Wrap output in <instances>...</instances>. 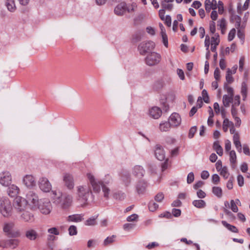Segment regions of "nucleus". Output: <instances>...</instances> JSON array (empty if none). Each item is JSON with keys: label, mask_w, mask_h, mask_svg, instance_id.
<instances>
[{"label": "nucleus", "mask_w": 250, "mask_h": 250, "mask_svg": "<svg viewBox=\"0 0 250 250\" xmlns=\"http://www.w3.org/2000/svg\"><path fill=\"white\" fill-rule=\"evenodd\" d=\"M233 95H224L223 98V102L225 106H229L231 103L232 97Z\"/></svg>", "instance_id": "c9c22d12"}, {"label": "nucleus", "mask_w": 250, "mask_h": 250, "mask_svg": "<svg viewBox=\"0 0 250 250\" xmlns=\"http://www.w3.org/2000/svg\"><path fill=\"white\" fill-rule=\"evenodd\" d=\"M213 149L215 150L216 153L219 155L222 156L223 154V150L222 146L220 145L219 141H215L213 143Z\"/></svg>", "instance_id": "72a5a7b5"}, {"label": "nucleus", "mask_w": 250, "mask_h": 250, "mask_svg": "<svg viewBox=\"0 0 250 250\" xmlns=\"http://www.w3.org/2000/svg\"><path fill=\"white\" fill-rule=\"evenodd\" d=\"M145 171L142 167L140 166H135L133 169V175L137 178H141L144 176Z\"/></svg>", "instance_id": "5701e85b"}, {"label": "nucleus", "mask_w": 250, "mask_h": 250, "mask_svg": "<svg viewBox=\"0 0 250 250\" xmlns=\"http://www.w3.org/2000/svg\"><path fill=\"white\" fill-rule=\"evenodd\" d=\"M164 198V195L163 193H158L155 197V200L157 202H161Z\"/></svg>", "instance_id": "680f3d73"}, {"label": "nucleus", "mask_w": 250, "mask_h": 250, "mask_svg": "<svg viewBox=\"0 0 250 250\" xmlns=\"http://www.w3.org/2000/svg\"><path fill=\"white\" fill-rule=\"evenodd\" d=\"M7 192L8 195L11 197H18L17 195L20 193V189L17 186L12 184L9 185Z\"/></svg>", "instance_id": "6ab92c4d"}, {"label": "nucleus", "mask_w": 250, "mask_h": 250, "mask_svg": "<svg viewBox=\"0 0 250 250\" xmlns=\"http://www.w3.org/2000/svg\"><path fill=\"white\" fill-rule=\"evenodd\" d=\"M147 184L146 181L144 180L139 181L136 185V190L138 194H144L146 190Z\"/></svg>", "instance_id": "412c9836"}, {"label": "nucleus", "mask_w": 250, "mask_h": 250, "mask_svg": "<svg viewBox=\"0 0 250 250\" xmlns=\"http://www.w3.org/2000/svg\"><path fill=\"white\" fill-rule=\"evenodd\" d=\"M194 180V173L192 172H191L188 173L187 176V183L188 184H191L192 183Z\"/></svg>", "instance_id": "5fc2aeb1"}, {"label": "nucleus", "mask_w": 250, "mask_h": 250, "mask_svg": "<svg viewBox=\"0 0 250 250\" xmlns=\"http://www.w3.org/2000/svg\"><path fill=\"white\" fill-rule=\"evenodd\" d=\"M219 66L221 69H225L226 67V62L224 58L220 59L219 62Z\"/></svg>", "instance_id": "774afa93"}, {"label": "nucleus", "mask_w": 250, "mask_h": 250, "mask_svg": "<svg viewBox=\"0 0 250 250\" xmlns=\"http://www.w3.org/2000/svg\"><path fill=\"white\" fill-rule=\"evenodd\" d=\"M219 171L220 175L225 179H227L229 177V174L226 167H223Z\"/></svg>", "instance_id": "de8ad7c7"}, {"label": "nucleus", "mask_w": 250, "mask_h": 250, "mask_svg": "<svg viewBox=\"0 0 250 250\" xmlns=\"http://www.w3.org/2000/svg\"><path fill=\"white\" fill-rule=\"evenodd\" d=\"M83 220V215L73 214L68 217L67 221L69 222H80Z\"/></svg>", "instance_id": "393cba45"}, {"label": "nucleus", "mask_w": 250, "mask_h": 250, "mask_svg": "<svg viewBox=\"0 0 250 250\" xmlns=\"http://www.w3.org/2000/svg\"><path fill=\"white\" fill-rule=\"evenodd\" d=\"M114 199L119 201H122L125 198V194L122 191H118L113 194Z\"/></svg>", "instance_id": "58836bf2"}, {"label": "nucleus", "mask_w": 250, "mask_h": 250, "mask_svg": "<svg viewBox=\"0 0 250 250\" xmlns=\"http://www.w3.org/2000/svg\"><path fill=\"white\" fill-rule=\"evenodd\" d=\"M92 191L87 185H80L76 187V194L79 200L87 201Z\"/></svg>", "instance_id": "39448f33"}, {"label": "nucleus", "mask_w": 250, "mask_h": 250, "mask_svg": "<svg viewBox=\"0 0 250 250\" xmlns=\"http://www.w3.org/2000/svg\"><path fill=\"white\" fill-rule=\"evenodd\" d=\"M155 43L152 41H146L141 42L138 49L141 55H145L146 53L152 51L155 47Z\"/></svg>", "instance_id": "1a4fd4ad"}, {"label": "nucleus", "mask_w": 250, "mask_h": 250, "mask_svg": "<svg viewBox=\"0 0 250 250\" xmlns=\"http://www.w3.org/2000/svg\"><path fill=\"white\" fill-rule=\"evenodd\" d=\"M155 155L156 158L160 161H163L165 158V152L160 145L156 146Z\"/></svg>", "instance_id": "aec40b11"}, {"label": "nucleus", "mask_w": 250, "mask_h": 250, "mask_svg": "<svg viewBox=\"0 0 250 250\" xmlns=\"http://www.w3.org/2000/svg\"><path fill=\"white\" fill-rule=\"evenodd\" d=\"M6 6L10 12H14L16 9L14 0H6Z\"/></svg>", "instance_id": "2f4dec72"}, {"label": "nucleus", "mask_w": 250, "mask_h": 250, "mask_svg": "<svg viewBox=\"0 0 250 250\" xmlns=\"http://www.w3.org/2000/svg\"><path fill=\"white\" fill-rule=\"evenodd\" d=\"M12 182V176L9 171H5L0 174V184L4 187L9 186Z\"/></svg>", "instance_id": "ddd939ff"}, {"label": "nucleus", "mask_w": 250, "mask_h": 250, "mask_svg": "<svg viewBox=\"0 0 250 250\" xmlns=\"http://www.w3.org/2000/svg\"><path fill=\"white\" fill-rule=\"evenodd\" d=\"M102 190L104 193V196L106 199H108L110 190L106 185L103 184L102 185Z\"/></svg>", "instance_id": "79ce46f5"}, {"label": "nucleus", "mask_w": 250, "mask_h": 250, "mask_svg": "<svg viewBox=\"0 0 250 250\" xmlns=\"http://www.w3.org/2000/svg\"><path fill=\"white\" fill-rule=\"evenodd\" d=\"M137 8V4L135 2L127 4L125 2H122L115 7L114 13L118 16H123L126 12H135Z\"/></svg>", "instance_id": "f03ea898"}, {"label": "nucleus", "mask_w": 250, "mask_h": 250, "mask_svg": "<svg viewBox=\"0 0 250 250\" xmlns=\"http://www.w3.org/2000/svg\"><path fill=\"white\" fill-rule=\"evenodd\" d=\"M13 209L17 213H21L26 210L27 208V201L26 199L21 197H16L13 202Z\"/></svg>", "instance_id": "423d86ee"}, {"label": "nucleus", "mask_w": 250, "mask_h": 250, "mask_svg": "<svg viewBox=\"0 0 250 250\" xmlns=\"http://www.w3.org/2000/svg\"><path fill=\"white\" fill-rule=\"evenodd\" d=\"M122 181L126 187L129 186L131 182L130 176L128 174H124L122 176Z\"/></svg>", "instance_id": "4c0bfd02"}, {"label": "nucleus", "mask_w": 250, "mask_h": 250, "mask_svg": "<svg viewBox=\"0 0 250 250\" xmlns=\"http://www.w3.org/2000/svg\"><path fill=\"white\" fill-rule=\"evenodd\" d=\"M232 20L235 23V27L237 28H243L245 27V25L244 22H243L242 24L241 22V19L239 16L237 15H233L231 17Z\"/></svg>", "instance_id": "a878e982"}, {"label": "nucleus", "mask_w": 250, "mask_h": 250, "mask_svg": "<svg viewBox=\"0 0 250 250\" xmlns=\"http://www.w3.org/2000/svg\"><path fill=\"white\" fill-rule=\"evenodd\" d=\"M210 45V37L208 35L205 37V46L206 47L207 53L206 55V58L207 60H208L210 58V52L209 50V47Z\"/></svg>", "instance_id": "7c9ffc66"}, {"label": "nucleus", "mask_w": 250, "mask_h": 250, "mask_svg": "<svg viewBox=\"0 0 250 250\" xmlns=\"http://www.w3.org/2000/svg\"><path fill=\"white\" fill-rule=\"evenodd\" d=\"M19 242L18 239H9L6 241L5 247L15 249L18 246Z\"/></svg>", "instance_id": "c85d7f7f"}, {"label": "nucleus", "mask_w": 250, "mask_h": 250, "mask_svg": "<svg viewBox=\"0 0 250 250\" xmlns=\"http://www.w3.org/2000/svg\"><path fill=\"white\" fill-rule=\"evenodd\" d=\"M161 34L163 39V43L164 45L167 47L168 46V39L167 35L166 32L161 33Z\"/></svg>", "instance_id": "bf43d9fd"}, {"label": "nucleus", "mask_w": 250, "mask_h": 250, "mask_svg": "<svg viewBox=\"0 0 250 250\" xmlns=\"http://www.w3.org/2000/svg\"><path fill=\"white\" fill-rule=\"evenodd\" d=\"M159 100L160 104L163 105V110L166 112L169 110V103L173 100L172 95H160Z\"/></svg>", "instance_id": "f8f14e48"}, {"label": "nucleus", "mask_w": 250, "mask_h": 250, "mask_svg": "<svg viewBox=\"0 0 250 250\" xmlns=\"http://www.w3.org/2000/svg\"><path fill=\"white\" fill-rule=\"evenodd\" d=\"M21 214V220L26 222H31L34 220L33 215L26 210L22 211Z\"/></svg>", "instance_id": "4be33fe9"}, {"label": "nucleus", "mask_w": 250, "mask_h": 250, "mask_svg": "<svg viewBox=\"0 0 250 250\" xmlns=\"http://www.w3.org/2000/svg\"><path fill=\"white\" fill-rule=\"evenodd\" d=\"M62 180L64 186L69 190H72L74 187V180L72 175L65 173L63 175Z\"/></svg>", "instance_id": "4468645a"}, {"label": "nucleus", "mask_w": 250, "mask_h": 250, "mask_svg": "<svg viewBox=\"0 0 250 250\" xmlns=\"http://www.w3.org/2000/svg\"><path fill=\"white\" fill-rule=\"evenodd\" d=\"M13 207L9 199L6 197H0V213L4 217L12 215Z\"/></svg>", "instance_id": "7ed1b4c3"}, {"label": "nucleus", "mask_w": 250, "mask_h": 250, "mask_svg": "<svg viewBox=\"0 0 250 250\" xmlns=\"http://www.w3.org/2000/svg\"><path fill=\"white\" fill-rule=\"evenodd\" d=\"M51 198L53 203L62 209H67L73 203L72 196L67 193H63L60 190L51 191Z\"/></svg>", "instance_id": "f257e3e1"}, {"label": "nucleus", "mask_w": 250, "mask_h": 250, "mask_svg": "<svg viewBox=\"0 0 250 250\" xmlns=\"http://www.w3.org/2000/svg\"><path fill=\"white\" fill-rule=\"evenodd\" d=\"M236 30L234 28L232 29L229 32L228 35V40L229 41H232L235 35Z\"/></svg>", "instance_id": "4d7b16f0"}, {"label": "nucleus", "mask_w": 250, "mask_h": 250, "mask_svg": "<svg viewBox=\"0 0 250 250\" xmlns=\"http://www.w3.org/2000/svg\"><path fill=\"white\" fill-rule=\"evenodd\" d=\"M22 182L28 188H31L36 185L35 178L32 175L24 176L22 179Z\"/></svg>", "instance_id": "f3484780"}, {"label": "nucleus", "mask_w": 250, "mask_h": 250, "mask_svg": "<svg viewBox=\"0 0 250 250\" xmlns=\"http://www.w3.org/2000/svg\"><path fill=\"white\" fill-rule=\"evenodd\" d=\"M196 132L197 127L196 126H193L191 127L189 129V133L188 134V138L190 139L192 138Z\"/></svg>", "instance_id": "3c124183"}, {"label": "nucleus", "mask_w": 250, "mask_h": 250, "mask_svg": "<svg viewBox=\"0 0 250 250\" xmlns=\"http://www.w3.org/2000/svg\"><path fill=\"white\" fill-rule=\"evenodd\" d=\"M212 182L213 184L217 185L220 182V177L217 174H214L212 175Z\"/></svg>", "instance_id": "6e6d98bb"}, {"label": "nucleus", "mask_w": 250, "mask_h": 250, "mask_svg": "<svg viewBox=\"0 0 250 250\" xmlns=\"http://www.w3.org/2000/svg\"><path fill=\"white\" fill-rule=\"evenodd\" d=\"M220 42L219 35L218 34H215L210 39V45H219Z\"/></svg>", "instance_id": "e433bc0d"}, {"label": "nucleus", "mask_w": 250, "mask_h": 250, "mask_svg": "<svg viewBox=\"0 0 250 250\" xmlns=\"http://www.w3.org/2000/svg\"><path fill=\"white\" fill-rule=\"evenodd\" d=\"M239 2L237 5V12L239 14H241L242 11L246 10L249 7L250 0H246L245 2L243 7H241V0H238Z\"/></svg>", "instance_id": "c756f323"}, {"label": "nucleus", "mask_w": 250, "mask_h": 250, "mask_svg": "<svg viewBox=\"0 0 250 250\" xmlns=\"http://www.w3.org/2000/svg\"><path fill=\"white\" fill-rule=\"evenodd\" d=\"M237 180L239 186L242 187L244 185V178L241 175H238Z\"/></svg>", "instance_id": "338daca9"}, {"label": "nucleus", "mask_w": 250, "mask_h": 250, "mask_svg": "<svg viewBox=\"0 0 250 250\" xmlns=\"http://www.w3.org/2000/svg\"><path fill=\"white\" fill-rule=\"evenodd\" d=\"M27 205L33 209H37L40 204L38 196L33 191H29L26 196Z\"/></svg>", "instance_id": "0eeeda50"}, {"label": "nucleus", "mask_w": 250, "mask_h": 250, "mask_svg": "<svg viewBox=\"0 0 250 250\" xmlns=\"http://www.w3.org/2000/svg\"><path fill=\"white\" fill-rule=\"evenodd\" d=\"M205 9L207 12H210L211 9L215 10L217 8V1L215 0H206L205 1Z\"/></svg>", "instance_id": "b1692460"}, {"label": "nucleus", "mask_w": 250, "mask_h": 250, "mask_svg": "<svg viewBox=\"0 0 250 250\" xmlns=\"http://www.w3.org/2000/svg\"><path fill=\"white\" fill-rule=\"evenodd\" d=\"M48 232H49L50 234H53L56 235L59 234V231L58 229L55 227L49 229H48Z\"/></svg>", "instance_id": "e2e57ef3"}, {"label": "nucleus", "mask_w": 250, "mask_h": 250, "mask_svg": "<svg viewBox=\"0 0 250 250\" xmlns=\"http://www.w3.org/2000/svg\"><path fill=\"white\" fill-rule=\"evenodd\" d=\"M213 193L219 198L222 196V190L219 187H213L212 189Z\"/></svg>", "instance_id": "a19ab883"}, {"label": "nucleus", "mask_w": 250, "mask_h": 250, "mask_svg": "<svg viewBox=\"0 0 250 250\" xmlns=\"http://www.w3.org/2000/svg\"><path fill=\"white\" fill-rule=\"evenodd\" d=\"M209 30L210 33L212 34V36L216 34L215 31H216V28H215V23L214 21H212L210 23L209 25Z\"/></svg>", "instance_id": "052dcab7"}, {"label": "nucleus", "mask_w": 250, "mask_h": 250, "mask_svg": "<svg viewBox=\"0 0 250 250\" xmlns=\"http://www.w3.org/2000/svg\"><path fill=\"white\" fill-rule=\"evenodd\" d=\"M87 176L91 185L93 192L95 193H99L101 191V188H102V185L104 183H101V181H97L95 179L94 176L91 173H87Z\"/></svg>", "instance_id": "9b49d317"}, {"label": "nucleus", "mask_w": 250, "mask_h": 250, "mask_svg": "<svg viewBox=\"0 0 250 250\" xmlns=\"http://www.w3.org/2000/svg\"><path fill=\"white\" fill-rule=\"evenodd\" d=\"M138 217L136 214H133L127 217L126 220L128 222H132L135 221Z\"/></svg>", "instance_id": "69168bd1"}, {"label": "nucleus", "mask_w": 250, "mask_h": 250, "mask_svg": "<svg viewBox=\"0 0 250 250\" xmlns=\"http://www.w3.org/2000/svg\"><path fill=\"white\" fill-rule=\"evenodd\" d=\"M171 125L169 122H163L159 125V129L162 132H167L170 130Z\"/></svg>", "instance_id": "bb28decb"}, {"label": "nucleus", "mask_w": 250, "mask_h": 250, "mask_svg": "<svg viewBox=\"0 0 250 250\" xmlns=\"http://www.w3.org/2000/svg\"><path fill=\"white\" fill-rule=\"evenodd\" d=\"M232 96L231 104H232V107L234 106H238L240 104V97L238 95H235V96Z\"/></svg>", "instance_id": "a18cd8bd"}, {"label": "nucleus", "mask_w": 250, "mask_h": 250, "mask_svg": "<svg viewBox=\"0 0 250 250\" xmlns=\"http://www.w3.org/2000/svg\"><path fill=\"white\" fill-rule=\"evenodd\" d=\"M161 60V55L155 52L148 53L145 58V62L149 66H154L158 64Z\"/></svg>", "instance_id": "6e6552de"}, {"label": "nucleus", "mask_w": 250, "mask_h": 250, "mask_svg": "<svg viewBox=\"0 0 250 250\" xmlns=\"http://www.w3.org/2000/svg\"><path fill=\"white\" fill-rule=\"evenodd\" d=\"M171 122V125L173 126H178L181 123V118L179 114L177 113H172L169 118Z\"/></svg>", "instance_id": "a211bd4d"}, {"label": "nucleus", "mask_w": 250, "mask_h": 250, "mask_svg": "<svg viewBox=\"0 0 250 250\" xmlns=\"http://www.w3.org/2000/svg\"><path fill=\"white\" fill-rule=\"evenodd\" d=\"M25 236L30 240H35L38 236V233L34 229H29L25 232Z\"/></svg>", "instance_id": "cd10ccee"}, {"label": "nucleus", "mask_w": 250, "mask_h": 250, "mask_svg": "<svg viewBox=\"0 0 250 250\" xmlns=\"http://www.w3.org/2000/svg\"><path fill=\"white\" fill-rule=\"evenodd\" d=\"M37 208L42 214H48L52 210V205L48 200L43 199L40 200V204Z\"/></svg>", "instance_id": "9d476101"}, {"label": "nucleus", "mask_w": 250, "mask_h": 250, "mask_svg": "<svg viewBox=\"0 0 250 250\" xmlns=\"http://www.w3.org/2000/svg\"><path fill=\"white\" fill-rule=\"evenodd\" d=\"M214 77L216 81L220 79V71L218 67H216L214 72Z\"/></svg>", "instance_id": "13d9d810"}, {"label": "nucleus", "mask_w": 250, "mask_h": 250, "mask_svg": "<svg viewBox=\"0 0 250 250\" xmlns=\"http://www.w3.org/2000/svg\"><path fill=\"white\" fill-rule=\"evenodd\" d=\"M96 224V218L94 217L90 218L85 222V225L86 226H94Z\"/></svg>", "instance_id": "603ef678"}, {"label": "nucleus", "mask_w": 250, "mask_h": 250, "mask_svg": "<svg viewBox=\"0 0 250 250\" xmlns=\"http://www.w3.org/2000/svg\"><path fill=\"white\" fill-rule=\"evenodd\" d=\"M233 74L230 71V68H228L226 75V80L227 83H231L234 81V79L232 77Z\"/></svg>", "instance_id": "ea45409f"}, {"label": "nucleus", "mask_w": 250, "mask_h": 250, "mask_svg": "<svg viewBox=\"0 0 250 250\" xmlns=\"http://www.w3.org/2000/svg\"><path fill=\"white\" fill-rule=\"evenodd\" d=\"M230 203V206L229 207V208L233 212H237L238 210V208L237 205H236L235 201L233 200H231Z\"/></svg>", "instance_id": "864d4df0"}, {"label": "nucleus", "mask_w": 250, "mask_h": 250, "mask_svg": "<svg viewBox=\"0 0 250 250\" xmlns=\"http://www.w3.org/2000/svg\"><path fill=\"white\" fill-rule=\"evenodd\" d=\"M158 208V205L154 202L153 201H150L148 204V208L150 211H154Z\"/></svg>", "instance_id": "09e8293b"}, {"label": "nucleus", "mask_w": 250, "mask_h": 250, "mask_svg": "<svg viewBox=\"0 0 250 250\" xmlns=\"http://www.w3.org/2000/svg\"><path fill=\"white\" fill-rule=\"evenodd\" d=\"M116 236L113 235L110 237H107L104 242V245L105 246H108L115 241Z\"/></svg>", "instance_id": "37998d69"}, {"label": "nucleus", "mask_w": 250, "mask_h": 250, "mask_svg": "<svg viewBox=\"0 0 250 250\" xmlns=\"http://www.w3.org/2000/svg\"><path fill=\"white\" fill-rule=\"evenodd\" d=\"M69 234L70 235H75L77 234V227L75 226H70L68 229Z\"/></svg>", "instance_id": "8fccbe9b"}, {"label": "nucleus", "mask_w": 250, "mask_h": 250, "mask_svg": "<svg viewBox=\"0 0 250 250\" xmlns=\"http://www.w3.org/2000/svg\"><path fill=\"white\" fill-rule=\"evenodd\" d=\"M222 224L224 226H225L226 228H227L229 230L231 231V232H235V233H238V229H237V228L233 225H231L229 223H228L225 221H222Z\"/></svg>", "instance_id": "f704fd0d"}, {"label": "nucleus", "mask_w": 250, "mask_h": 250, "mask_svg": "<svg viewBox=\"0 0 250 250\" xmlns=\"http://www.w3.org/2000/svg\"><path fill=\"white\" fill-rule=\"evenodd\" d=\"M193 205L197 208H203L206 206V203L203 200H195L192 202Z\"/></svg>", "instance_id": "473e14b6"}, {"label": "nucleus", "mask_w": 250, "mask_h": 250, "mask_svg": "<svg viewBox=\"0 0 250 250\" xmlns=\"http://www.w3.org/2000/svg\"><path fill=\"white\" fill-rule=\"evenodd\" d=\"M224 88L226 92L228 94H233V88L229 86L227 83H225Z\"/></svg>", "instance_id": "0e129e2a"}, {"label": "nucleus", "mask_w": 250, "mask_h": 250, "mask_svg": "<svg viewBox=\"0 0 250 250\" xmlns=\"http://www.w3.org/2000/svg\"><path fill=\"white\" fill-rule=\"evenodd\" d=\"M162 111L160 108L157 106H153L148 111L149 116L153 119H158L162 115Z\"/></svg>", "instance_id": "dca6fc26"}, {"label": "nucleus", "mask_w": 250, "mask_h": 250, "mask_svg": "<svg viewBox=\"0 0 250 250\" xmlns=\"http://www.w3.org/2000/svg\"><path fill=\"white\" fill-rule=\"evenodd\" d=\"M40 188L43 192H49L52 188V186L47 178L42 177L39 181Z\"/></svg>", "instance_id": "2eb2a0df"}, {"label": "nucleus", "mask_w": 250, "mask_h": 250, "mask_svg": "<svg viewBox=\"0 0 250 250\" xmlns=\"http://www.w3.org/2000/svg\"><path fill=\"white\" fill-rule=\"evenodd\" d=\"M229 161L232 165H234L236 161V155L235 152L234 150H231L229 153Z\"/></svg>", "instance_id": "c03bdc74"}, {"label": "nucleus", "mask_w": 250, "mask_h": 250, "mask_svg": "<svg viewBox=\"0 0 250 250\" xmlns=\"http://www.w3.org/2000/svg\"><path fill=\"white\" fill-rule=\"evenodd\" d=\"M15 225V223L12 221L5 222L3 224V231L8 237L16 238L21 235L19 230L14 229Z\"/></svg>", "instance_id": "20e7f679"}, {"label": "nucleus", "mask_w": 250, "mask_h": 250, "mask_svg": "<svg viewBox=\"0 0 250 250\" xmlns=\"http://www.w3.org/2000/svg\"><path fill=\"white\" fill-rule=\"evenodd\" d=\"M232 125V123L230 122L228 119H225L223 121V129L225 132H227L228 127Z\"/></svg>", "instance_id": "49530a36"}]
</instances>
